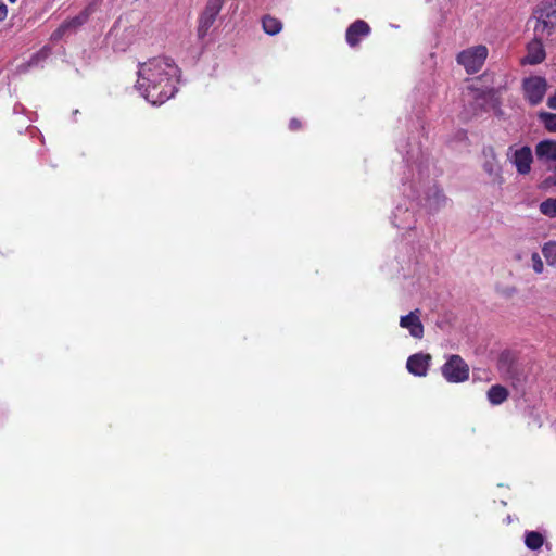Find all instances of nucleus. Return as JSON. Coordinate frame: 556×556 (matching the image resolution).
Wrapping results in <instances>:
<instances>
[{
    "label": "nucleus",
    "instance_id": "1",
    "mask_svg": "<svg viewBox=\"0 0 556 556\" xmlns=\"http://www.w3.org/2000/svg\"><path fill=\"white\" fill-rule=\"evenodd\" d=\"M178 73L172 59L152 58L139 64L136 88L152 105H161L177 91L175 83Z\"/></svg>",
    "mask_w": 556,
    "mask_h": 556
},
{
    "label": "nucleus",
    "instance_id": "2",
    "mask_svg": "<svg viewBox=\"0 0 556 556\" xmlns=\"http://www.w3.org/2000/svg\"><path fill=\"white\" fill-rule=\"evenodd\" d=\"M429 178L428 163H425L422 160L408 163L403 177L404 192L406 193L409 190V195L417 197L420 195V192H424L422 205L429 212H437L446 205L447 199L435 185L430 184Z\"/></svg>",
    "mask_w": 556,
    "mask_h": 556
},
{
    "label": "nucleus",
    "instance_id": "3",
    "mask_svg": "<svg viewBox=\"0 0 556 556\" xmlns=\"http://www.w3.org/2000/svg\"><path fill=\"white\" fill-rule=\"evenodd\" d=\"M464 100L471 105V115H478L481 111H488L496 105L493 89L469 86L464 93Z\"/></svg>",
    "mask_w": 556,
    "mask_h": 556
},
{
    "label": "nucleus",
    "instance_id": "4",
    "mask_svg": "<svg viewBox=\"0 0 556 556\" xmlns=\"http://www.w3.org/2000/svg\"><path fill=\"white\" fill-rule=\"evenodd\" d=\"M469 371L468 364L459 355H451L441 367L442 376L451 383L467 381Z\"/></svg>",
    "mask_w": 556,
    "mask_h": 556
},
{
    "label": "nucleus",
    "instance_id": "5",
    "mask_svg": "<svg viewBox=\"0 0 556 556\" xmlns=\"http://www.w3.org/2000/svg\"><path fill=\"white\" fill-rule=\"evenodd\" d=\"M486 56L488 48L479 45L462 51L457 55V62L465 67L467 73L473 74L481 70Z\"/></svg>",
    "mask_w": 556,
    "mask_h": 556
},
{
    "label": "nucleus",
    "instance_id": "6",
    "mask_svg": "<svg viewBox=\"0 0 556 556\" xmlns=\"http://www.w3.org/2000/svg\"><path fill=\"white\" fill-rule=\"evenodd\" d=\"M525 97L530 104H539L547 90V81L541 76H531L523 80L522 84Z\"/></svg>",
    "mask_w": 556,
    "mask_h": 556
},
{
    "label": "nucleus",
    "instance_id": "7",
    "mask_svg": "<svg viewBox=\"0 0 556 556\" xmlns=\"http://www.w3.org/2000/svg\"><path fill=\"white\" fill-rule=\"evenodd\" d=\"M225 0H207L206 7L200 17L198 34L199 37H204L210 27L215 22L216 16L219 14Z\"/></svg>",
    "mask_w": 556,
    "mask_h": 556
},
{
    "label": "nucleus",
    "instance_id": "8",
    "mask_svg": "<svg viewBox=\"0 0 556 556\" xmlns=\"http://www.w3.org/2000/svg\"><path fill=\"white\" fill-rule=\"evenodd\" d=\"M498 371L509 378H515L519 374L517 357L513 350H503L497 361Z\"/></svg>",
    "mask_w": 556,
    "mask_h": 556
},
{
    "label": "nucleus",
    "instance_id": "9",
    "mask_svg": "<svg viewBox=\"0 0 556 556\" xmlns=\"http://www.w3.org/2000/svg\"><path fill=\"white\" fill-rule=\"evenodd\" d=\"M392 224L399 229H414L416 224L415 213L406 206L397 205L392 215Z\"/></svg>",
    "mask_w": 556,
    "mask_h": 556
},
{
    "label": "nucleus",
    "instance_id": "10",
    "mask_svg": "<svg viewBox=\"0 0 556 556\" xmlns=\"http://www.w3.org/2000/svg\"><path fill=\"white\" fill-rule=\"evenodd\" d=\"M532 159V151L529 147L515 150L510 156L511 163L521 175H526L530 172Z\"/></svg>",
    "mask_w": 556,
    "mask_h": 556
},
{
    "label": "nucleus",
    "instance_id": "11",
    "mask_svg": "<svg viewBox=\"0 0 556 556\" xmlns=\"http://www.w3.org/2000/svg\"><path fill=\"white\" fill-rule=\"evenodd\" d=\"M370 33L369 25L363 20H357L352 23L345 34L346 42L350 47H355L358 45L362 38L368 36Z\"/></svg>",
    "mask_w": 556,
    "mask_h": 556
},
{
    "label": "nucleus",
    "instance_id": "12",
    "mask_svg": "<svg viewBox=\"0 0 556 556\" xmlns=\"http://www.w3.org/2000/svg\"><path fill=\"white\" fill-rule=\"evenodd\" d=\"M431 356L429 354L416 353L408 357L406 367L415 376H426Z\"/></svg>",
    "mask_w": 556,
    "mask_h": 556
},
{
    "label": "nucleus",
    "instance_id": "13",
    "mask_svg": "<svg viewBox=\"0 0 556 556\" xmlns=\"http://www.w3.org/2000/svg\"><path fill=\"white\" fill-rule=\"evenodd\" d=\"M541 38L535 37L527 46V55L522 59L523 64H540L545 59V50Z\"/></svg>",
    "mask_w": 556,
    "mask_h": 556
},
{
    "label": "nucleus",
    "instance_id": "14",
    "mask_svg": "<svg viewBox=\"0 0 556 556\" xmlns=\"http://www.w3.org/2000/svg\"><path fill=\"white\" fill-rule=\"evenodd\" d=\"M402 328L408 329L409 333L415 338H421L424 334V326L420 321V311L416 309L409 314L402 316L400 320Z\"/></svg>",
    "mask_w": 556,
    "mask_h": 556
},
{
    "label": "nucleus",
    "instance_id": "15",
    "mask_svg": "<svg viewBox=\"0 0 556 556\" xmlns=\"http://www.w3.org/2000/svg\"><path fill=\"white\" fill-rule=\"evenodd\" d=\"M535 154L540 161L545 163L556 161V141H540L535 147Z\"/></svg>",
    "mask_w": 556,
    "mask_h": 556
},
{
    "label": "nucleus",
    "instance_id": "16",
    "mask_svg": "<svg viewBox=\"0 0 556 556\" xmlns=\"http://www.w3.org/2000/svg\"><path fill=\"white\" fill-rule=\"evenodd\" d=\"M534 35L541 39L556 40V26H552L546 20L536 18Z\"/></svg>",
    "mask_w": 556,
    "mask_h": 556
},
{
    "label": "nucleus",
    "instance_id": "17",
    "mask_svg": "<svg viewBox=\"0 0 556 556\" xmlns=\"http://www.w3.org/2000/svg\"><path fill=\"white\" fill-rule=\"evenodd\" d=\"M486 396L492 405H501L507 401L509 391L502 384H494L488 390Z\"/></svg>",
    "mask_w": 556,
    "mask_h": 556
},
{
    "label": "nucleus",
    "instance_id": "18",
    "mask_svg": "<svg viewBox=\"0 0 556 556\" xmlns=\"http://www.w3.org/2000/svg\"><path fill=\"white\" fill-rule=\"evenodd\" d=\"M525 544L529 549L536 551L544 544V536L538 531H527L525 534Z\"/></svg>",
    "mask_w": 556,
    "mask_h": 556
},
{
    "label": "nucleus",
    "instance_id": "19",
    "mask_svg": "<svg viewBox=\"0 0 556 556\" xmlns=\"http://www.w3.org/2000/svg\"><path fill=\"white\" fill-rule=\"evenodd\" d=\"M262 24L264 31L270 36L277 35L282 28V23L269 15L263 18Z\"/></svg>",
    "mask_w": 556,
    "mask_h": 556
},
{
    "label": "nucleus",
    "instance_id": "20",
    "mask_svg": "<svg viewBox=\"0 0 556 556\" xmlns=\"http://www.w3.org/2000/svg\"><path fill=\"white\" fill-rule=\"evenodd\" d=\"M89 15H90V11H89V9H86L83 12H80L77 16L65 21L63 23L64 27H66V29L68 31L76 30L79 26H81L84 23L87 22Z\"/></svg>",
    "mask_w": 556,
    "mask_h": 556
},
{
    "label": "nucleus",
    "instance_id": "21",
    "mask_svg": "<svg viewBox=\"0 0 556 556\" xmlns=\"http://www.w3.org/2000/svg\"><path fill=\"white\" fill-rule=\"evenodd\" d=\"M546 20L552 26H556V3H548L540 10L539 16Z\"/></svg>",
    "mask_w": 556,
    "mask_h": 556
},
{
    "label": "nucleus",
    "instance_id": "22",
    "mask_svg": "<svg viewBox=\"0 0 556 556\" xmlns=\"http://www.w3.org/2000/svg\"><path fill=\"white\" fill-rule=\"evenodd\" d=\"M542 254L549 266L556 267V241H548L542 247Z\"/></svg>",
    "mask_w": 556,
    "mask_h": 556
},
{
    "label": "nucleus",
    "instance_id": "23",
    "mask_svg": "<svg viewBox=\"0 0 556 556\" xmlns=\"http://www.w3.org/2000/svg\"><path fill=\"white\" fill-rule=\"evenodd\" d=\"M539 118L546 129L556 131V114L548 112H541Z\"/></svg>",
    "mask_w": 556,
    "mask_h": 556
},
{
    "label": "nucleus",
    "instance_id": "24",
    "mask_svg": "<svg viewBox=\"0 0 556 556\" xmlns=\"http://www.w3.org/2000/svg\"><path fill=\"white\" fill-rule=\"evenodd\" d=\"M540 211L542 214H544L548 217H555L556 216V198L547 199V200L543 201L540 205Z\"/></svg>",
    "mask_w": 556,
    "mask_h": 556
},
{
    "label": "nucleus",
    "instance_id": "25",
    "mask_svg": "<svg viewBox=\"0 0 556 556\" xmlns=\"http://www.w3.org/2000/svg\"><path fill=\"white\" fill-rule=\"evenodd\" d=\"M532 268L536 274H542L544 270L543 261L538 252L531 253Z\"/></svg>",
    "mask_w": 556,
    "mask_h": 556
},
{
    "label": "nucleus",
    "instance_id": "26",
    "mask_svg": "<svg viewBox=\"0 0 556 556\" xmlns=\"http://www.w3.org/2000/svg\"><path fill=\"white\" fill-rule=\"evenodd\" d=\"M483 168L490 176L496 177L500 174V166L495 161L485 162Z\"/></svg>",
    "mask_w": 556,
    "mask_h": 556
},
{
    "label": "nucleus",
    "instance_id": "27",
    "mask_svg": "<svg viewBox=\"0 0 556 556\" xmlns=\"http://www.w3.org/2000/svg\"><path fill=\"white\" fill-rule=\"evenodd\" d=\"M49 55V50L47 49H42L40 52H38L37 54H35L30 61H29V65L33 66V65H37L41 60L46 59L47 56Z\"/></svg>",
    "mask_w": 556,
    "mask_h": 556
},
{
    "label": "nucleus",
    "instance_id": "28",
    "mask_svg": "<svg viewBox=\"0 0 556 556\" xmlns=\"http://www.w3.org/2000/svg\"><path fill=\"white\" fill-rule=\"evenodd\" d=\"M68 30L66 29V27H64V24L62 23L59 28H56L52 35H51V39L52 40H60Z\"/></svg>",
    "mask_w": 556,
    "mask_h": 556
},
{
    "label": "nucleus",
    "instance_id": "29",
    "mask_svg": "<svg viewBox=\"0 0 556 556\" xmlns=\"http://www.w3.org/2000/svg\"><path fill=\"white\" fill-rule=\"evenodd\" d=\"M527 251L525 250H516L513 254V258L514 261L516 262H521L523 260L525 256H527Z\"/></svg>",
    "mask_w": 556,
    "mask_h": 556
},
{
    "label": "nucleus",
    "instance_id": "30",
    "mask_svg": "<svg viewBox=\"0 0 556 556\" xmlns=\"http://www.w3.org/2000/svg\"><path fill=\"white\" fill-rule=\"evenodd\" d=\"M8 15V8L4 3L0 2V22L4 21Z\"/></svg>",
    "mask_w": 556,
    "mask_h": 556
},
{
    "label": "nucleus",
    "instance_id": "31",
    "mask_svg": "<svg viewBox=\"0 0 556 556\" xmlns=\"http://www.w3.org/2000/svg\"><path fill=\"white\" fill-rule=\"evenodd\" d=\"M301 127V123L296 118H292L289 123V128L291 130H298Z\"/></svg>",
    "mask_w": 556,
    "mask_h": 556
},
{
    "label": "nucleus",
    "instance_id": "32",
    "mask_svg": "<svg viewBox=\"0 0 556 556\" xmlns=\"http://www.w3.org/2000/svg\"><path fill=\"white\" fill-rule=\"evenodd\" d=\"M547 105L551 109L556 110V90H555V93L548 98Z\"/></svg>",
    "mask_w": 556,
    "mask_h": 556
},
{
    "label": "nucleus",
    "instance_id": "33",
    "mask_svg": "<svg viewBox=\"0 0 556 556\" xmlns=\"http://www.w3.org/2000/svg\"><path fill=\"white\" fill-rule=\"evenodd\" d=\"M554 185L556 186V176L554 177Z\"/></svg>",
    "mask_w": 556,
    "mask_h": 556
},
{
    "label": "nucleus",
    "instance_id": "34",
    "mask_svg": "<svg viewBox=\"0 0 556 556\" xmlns=\"http://www.w3.org/2000/svg\"><path fill=\"white\" fill-rule=\"evenodd\" d=\"M10 2H15L16 0H9Z\"/></svg>",
    "mask_w": 556,
    "mask_h": 556
}]
</instances>
